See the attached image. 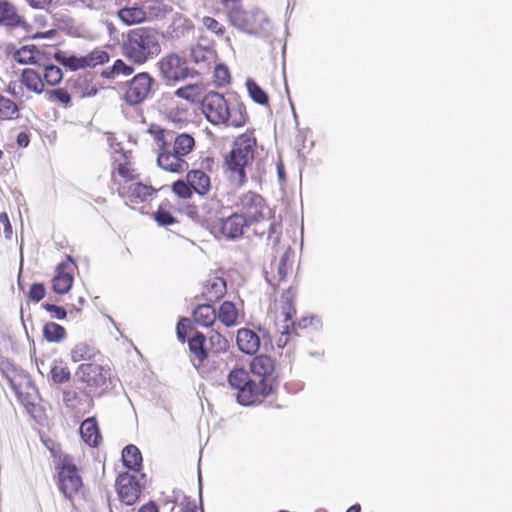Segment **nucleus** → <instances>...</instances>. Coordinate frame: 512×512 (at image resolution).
<instances>
[{
    "instance_id": "nucleus-1",
    "label": "nucleus",
    "mask_w": 512,
    "mask_h": 512,
    "mask_svg": "<svg viewBox=\"0 0 512 512\" xmlns=\"http://www.w3.org/2000/svg\"><path fill=\"white\" fill-rule=\"evenodd\" d=\"M120 49L133 64H145L161 53V34L152 27L130 29L122 35Z\"/></svg>"
},
{
    "instance_id": "nucleus-2",
    "label": "nucleus",
    "mask_w": 512,
    "mask_h": 512,
    "mask_svg": "<svg viewBox=\"0 0 512 512\" xmlns=\"http://www.w3.org/2000/svg\"><path fill=\"white\" fill-rule=\"evenodd\" d=\"M202 111L213 125L242 127L247 119L245 106L242 103L229 105L222 94L214 91L203 98Z\"/></svg>"
},
{
    "instance_id": "nucleus-3",
    "label": "nucleus",
    "mask_w": 512,
    "mask_h": 512,
    "mask_svg": "<svg viewBox=\"0 0 512 512\" xmlns=\"http://www.w3.org/2000/svg\"><path fill=\"white\" fill-rule=\"evenodd\" d=\"M115 6L117 18L127 26L161 18L170 11L162 0H115Z\"/></svg>"
},
{
    "instance_id": "nucleus-4",
    "label": "nucleus",
    "mask_w": 512,
    "mask_h": 512,
    "mask_svg": "<svg viewBox=\"0 0 512 512\" xmlns=\"http://www.w3.org/2000/svg\"><path fill=\"white\" fill-rule=\"evenodd\" d=\"M255 140L244 134L239 136L233 145L232 150L225 157L226 174L229 181L237 187L242 186L246 181L245 167L254 157Z\"/></svg>"
},
{
    "instance_id": "nucleus-5",
    "label": "nucleus",
    "mask_w": 512,
    "mask_h": 512,
    "mask_svg": "<svg viewBox=\"0 0 512 512\" xmlns=\"http://www.w3.org/2000/svg\"><path fill=\"white\" fill-rule=\"evenodd\" d=\"M195 146L194 138L187 133H182L173 138V145L170 151L159 152L157 157L158 166L168 172L183 173L188 170L189 164L184 159Z\"/></svg>"
},
{
    "instance_id": "nucleus-6",
    "label": "nucleus",
    "mask_w": 512,
    "mask_h": 512,
    "mask_svg": "<svg viewBox=\"0 0 512 512\" xmlns=\"http://www.w3.org/2000/svg\"><path fill=\"white\" fill-rule=\"evenodd\" d=\"M57 485L66 499L72 500L83 486L78 468L70 455L59 457L56 463Z\"/></svg>"
},
{
    "instance_id": "nucleus-7",
    "label": "nucleus",
    "mask_w": 512,
    "mask_h": 512,
    "mask_svg": "<svg viewBox=\"0 0 512 512\" xmlns=\"http://www.w3.org/2000/svg\"><path fill=\"white\" fill-rule=\"evenodd\" d=\"M250 369L254 377H257L258 391L262 397L273 394L279 386L278 377L274 374L275 364L267 355H259L253 358Z\"/></svg>"
},
{
    "instance_id": "nucleus-8",
    "label": "nucleus",
    "mask_w": 512,
    "mask_h": 512,
    "mask_svg": "<svg viewBox=\"0 0 512 512\" xmlns=\"http://www.w3.org/2000/svg\"><path fill=\"white\" fill-rule=\"evenodd\" d=\"M229 385L237 390L236 399L243 406H250L263 398L258 391L257 381L251 379L243 368H235L228 375Z\"/></svg>"
},
{
    "instance_id": "nucleus-9",
    "label": "nucleus",
    "mask_w": 512,
    "mask_h": 512,
    "mask_svg": "<svg viewBox=\"0 0 512 512\" xmlns=\"http://www.w3.org/2000/svg\"><path fill=\"white\" fill-rule=\"evenodd\" d=\"M235 206L239 210L238 213L245 216L250 225L272 218V211L266 205L264 198L253 191L241 194Z\"/></svg>"
},
{
    "instance_id": "nucleus-10",
    "label": "nucleus",
    "mask_w": 512,
    "mask_h": 512,
    "mask_svg": "<svg viewBox=\"0 0 512 512\" xmlns=\"http://www.w3.org/2000/svg\"><path fill=\"white\" fill-rule=\"evenodd\" d=\"M250 226L245 216L235 212L226 218H220L211 225V231L215 235H221L227 240L239 239L246 227Z\"/></svg>"
},
{
    "instance_id": "nucleus-11",
    "label": "nucleus",
    "mask_w": 512,
    "mask_h": 512,
    "mask_svg": "<svg viewBox=\"0 0 512 512\" xmlns=\"http://www.w3.org/2000/svg\"><path fill=\"white\" fill-rule=\"evenodd\" d=\"M153 78L147 72L135 75L127 84L124 100L134 106L144 102L151 93Z\"/></svg>"
},
{
    "instance_id": "nucleus-12",
    "label": "nucleus",
    "mask_w": 512,
    "mask_h": 512,
    "mask_svg": "<svg viewBox=\"0 0 512 512\" xmlns=\"http://www.w3.org/2000/svg\"><path fill=\"white\" fill-rule=\"evenodd\" d=\"M162 77L167 82H179L189 75V68L184 58L177 54H169L159 62Z\"/></svg>"
},
{
    "instance_id": "nucleus-13",
    "label": "nucleus",
    "mask_w": 512,
    "mask_h": 512,
    "mask_svg": "<svg viewBox=\"0 0 512 512\" xmlns=\"http://www.w3.org/2000/svg\"><path fill=\"white\" fill-rule=\"evenodd\" d=\"M115 486L120 501L128 506L136 503L140 497L142 484L134 475L127 472L119 474Z\"/></svg>"
},
{
    "instance_id": "nucleus-14",
    "label": "nucleus",
    "mask_w": 512,
    "mask_h": 512,
    "mask_svg": "<svg viewBox=\"0 0 512 512\" xmlns=\"http://www.w3.org/2000/svg\"><path fill=\"white\" fill-rule=\"evenodd\" d=\"M76 375L89 387H102L110 378V369L94 363L81 364Z\"/></svg>"
},
{
    "instance_id": "nucleus-15",
    "label": "nucleus",
    "mask_w": 512,
    "mask_h": 512,
    "mask_svg": "<svg viewBox=\"0 0 512 512\" xmlns=\"http://www.w3.org/2000/svg\"><path fill=\"white\" fill-rule=\"evenodd\" d=\"M112 180L115 185H118V193L120 197L126 199L130 203L138 204L147 201L153 194L154 189L151 186L142 184L140 182L131 183L129 185H122L112 173Z\"/></svg>"
},
{
    "instance_id": "nucleus-16",
    "label": "nucleus",
    "mask_w": 512,
    "mask_h": 512,
    "mask_svg": "<svg viewBox=\"0 0 512 512\" xmlns=\"http://www.w3.org/2000/svg\"><path fill=\"white\" fill-rule=\"evenodd\" d=\"M292 297L293 293L291 289H288L285 293L282 294V300L285 302V306H283V315L285 325L283 326V330L281 332V336L277 340V346L279 348H284L289 340V327L290 324L293 326L292 322L293 315L296 313L295 308L292 305Z\"/></svg>"
},
{
    "instance_id": "nucleus-17",
    "label": "nucleus",
    "mask_w": 512,
    "mask_h": 512,
    "mask_svg": "<svg viewBox=\"0 0 512 512\" xmlns=\"http://www.w3.org/2000/svg\"><path fill=\"white\" fill-rule=\"evenodd\" d=\"M236 341L239 349L248 355L255 354L260 347L259 336L254 331L247 328L238 330Z\"/></svg>"
},
{
    "instance_id": "nucleus-18",
    "label": "nucleus",
    "mask_w": 512,
    "mask_h": 512,
    "mask_svg": "<svg viewBox=\"0 0 512 512\" xmlns=\"http://www.w3.org/2000/svg\"><path fill=\"white\" fill-rule=\"evenodd\" d=\"M190 55L201 70H209L216 61L215 50L208 46L196 45L191 48Z\"/></svg>"
},
{
    "instance_id": "nucleus-19",
    "label": "nucleus",
    "mask_w": 512,
    "mask_h": 512,
    "mask_svg": "<svg viewBox=\"0 0 512 512\" xmlns=\"http://www.w3.org/2000/svg\"><path fill=\"white\" fill-rule=\"evenodd\" d=\"M249 29L250 34H256L260 36H269L272 32V24L268 19L265 12L256 10L249 14Z\"/></svg>"
},
{
    "instance_id": "nucleus-20",
    "label": "nucleus",
    "mask_w": 512,
    "mask_h": 512,
    "mask_svg": "<svg viewBox=\"0 0 512 512\" xmlns=\"http://www.w3.org/2000/svg\"><path fill=\"white\" fill-rule=\"evenodd\" d=\"M21 82L27 90L36 94L44 91L42 73L32 68H26L21 73Z\"/></svg>"
},
{
    "instance_id": "nucleus-21",
    "label": "nucleus",
    "mask_w": 512,
    "mask_h": 512,
    "mask_svg": "<svg viewBox=\"0 0 512 512\" xmlns=\"http://www.w3.org/2000/svg\"><path fill=\"white\" fill-rule=\"evenodd\" d=\"M186 180L192 187V190L199 195H205L210 187V178L202 170H191L186 175Z\"/></svg>"
},
{
    "instance_id": "nucleus-22",
    "label": "nucleus",
    "mask_w": 512,
    "mask_h": 512,
    "mask_svg": "<svg viewBox=\"0 0 512 512\" xmlns=\"http://www.w3.org/2000/svg\"><path fill=\"white\" fill-rule=\"evenodd\" d=\"M68 266L66 263H61L57 266V274L52 280L53 291L57 294L67 293L73 284V277L69 272L65 271Z\"/></svg>"
},
{
    "instance_id": "nucleus-23",
    "label": "nucleus",
    "mask_w": 512,
    "mask_h": 512,
    "mask_svg": "<svg viewBox=\"0 0 512 512\" xmlns=\"http://www.w3.org/2000/svg\"><path fill=\"white\" fill-rule=\"evenodd\" d=\"M80 434L85 443L91 447H96L99 444L101 435L98 429L97 421L95 418H88L84 420L80 426Z\"/></svg>"
},
{
    "instance_id": "nucleus-24",
    "label": "nucleus",
    "mask_w": 512,
    "mask_h": 512,
    "mask_svg": "<svg viewBox=\"0 0 512 512\" xmlns=\"http://www.w3.org/2000/svg\"><path fill=\"white\" fill-rule=\"evenodd\" d=\"M193 318L198 325L209 327L214 324L217 314L212 305L201 304L194 309Z\"/></svg>"
},
{
    "instance_id": "nucleus-25",
    "label": "nucleus",
    "mask_w": 512,
    "mask_h": 512,
    "mask_svg": "<svg viewBox=\"0 0 512 512\" xmlns=\"http://www.w3.org/2000/svg\"><path fill=\"white\" fill-rule=\"evenodd\" d=\"M21 22V17L17 14L15 7L6 0H0V24L17 27Z\"/></svg>"
},
{
    "instance_id": "nucleus-26",
    "label": "nucleus",
    "mask_w": 512,
    "mask_h": 512,
    "mask_svg": "<svg viewBox=\"0 0 512 512\" xmlns=\"http://www.w3.org/2000/svg\"><path fill=\"white\" fill-rule=\"evenodd\" d=\"M122 461L128 469L139 471L142 465L140 450L133 444L127 445L122 451Z\"/></svg>"
},
{
    "instance_id": "nucleus-27",
    "label": "nucleus",
    "mask_w": 512,
    "mask_h": 512,
    "mask_svg": "<svg viewBox=\"0 0 512 512\" xmlns=\"http://www.w3.org/2000/svg\"><path fill=\"white\" fill-rule=\"evenodd\" d=\"M226 292V283L220 277H214L207 281L204 286L203 295L209 300H217Z\"/></svg>"
},
{
    "instance_id": "nucleus-28",
    "label": "nucleus",
    "mask_w": 512,
    "mask_h": 512,
    "mask_svg": "<svg viewBox=\"0 0 512 512\" xmlns=\"http://www.w3.org/2000/svg\"><path fill=\"white\" fill-rule=\"evenodd\" d=\"M134 72L133 66L125 63L121 59H117L112 66L105 68L101 72V76L107 79H116L119 76H129Z\"/></svg>"
},
{
    "instance_id": "nucleus-29",
    "label": "nucleus",
    "mask_w": 512,
    "mask_h": 512,
    "mask_svg": "<svg viewBox=\"0 0 512 512\" xmlns=\"http://www.w3.org/2000/svg\"><path fill=\"white\" fill-rule=\"evenodd\" d=\"M14 59L19 64H39V50L34 45L22 46L14 53Z\"/></svg>"
},
{
    "instance_id": "nucleus-30",
    "label": "nucleus",
    "mask_w": 512,
    "mask_h": 512,
    "mask_svg": "<svg viewBox=\"0 0 512 512\" xmlns=\"http://www.w3.org/2000/svg\"><path fill=\"white\" fill-rule=\"evenodd\" d=\"M217 317L227 327L235 326L238 321V311L234 303L230 301L223 302L219 308Z\"/></svg>"
},
{
    "instance_id": "nucleus-31",
    "label": "nucleus",
    "mask_w": 512,
    "mask_h": 512,
    "mask_svg": "<svg viewBox=\"0 0 512 512\" xmlns=\"http://www.w3.org/2000/svg\"><path fill=\"white\" fill-rule=\"evenodd\" d=\"M205 342L206 337L200 332H196L194 336L188 341L189 349L194 355L195 359L198 360L199 364L208 356L205 349Z\"/></svg>"
},
{
    "instance_id": "nucleus-32",
    "label": "nucleus",
    "mask_w": 512,
    "mask_h": 512,
    "mask_svg": "<svg viewBox=\"0 0 512 512\" xmlns=\"http://www.w3.org/2000/svg\"><path fill=\"white\" fill-rule=\"evenodd\" d=\"M71 360L73 362H80V361H89L92 360L96 355V350L93 346L81 342L76 344L71 349Z\"/></svg>"
},
{
    "instance_id": "nucleus-33",
    "label": "nucleus",
    "mask_w": 512,
    "mask_h": 512,
    "mask_svg": "<svg viewBox=\"0 0 512 512\" xmlns=\"http://www.w3.org/2000/svg\"><path fill=\"white\" fill-rule=\"evenodd\" d=\"M43 337L48 342L59 343L66 337V330L55 322H48L43 326Z\"/></svg>"
},
{
    "instance_id": "nucleus-34",
    "label": "nucleus",
    "mask_w": 512,
    "mask_h": 512,
    "mask_svg": "<svg viewBox=\"0 0 512 512\" xmlns=\"http://www.w3.org/2000/svg\"><path fill=\"white\" fill-rule=\"evenodd\" d=\"M50 376L55 384H63L70 380L71 373L62 361L54 360L50 367Z\"/></svg>"
},
{
    "instance_id": "nucleus-35",
    "label": "nucleus",
    "mask_w": 512,
    "mask_h": 512,
    "mask_svg": "<svg viewBox=\"0 0 512 512\" xmlns=\"http://www.w3.org/2000/svg\"><path fill=\"white\" fill-rule=\"evenodd\" d=\"M41 73L44 85L56 86L63 78L61 68L53 64H43Z\"/></svg>"
},
{
    "instance_id": "nucleus-36",
    "label": "nucleus",
    "mask_w": 512,
    "mask_h": 512,
    "mask_svg": "<svg viewBox=\"0 0 512 512\" xmlns=\"http://www.w3.org/2000/svg\"><path fill=\"white\" fill-rule=\"evenodd\" d=\"M53 57L59 64L69 68L71 71L83 69L82 57L68 55L66 52L61 50L56 51Z\"/></svg>"
},
{
    "instance_id": "nucleus-37",
    "label": "nucleus",
    "mask_w": 512,
    "mask_h": 512,
    "mask_svg": "<svg viewBox=\"0 0 512 512\" xmlns=\"http://www.w3.org/2000/svg\"><path fill=\"white\" fill-rule=\"evenodd\" d=\"M109 60V55L104 50L95 49L88 55L82 56V67L83 69L88 67H95L99 64H103Z\"/></svg>"
},
{
    "instance_id": "nucleus-38",
    "label": "nucleus",
    "mask_w": 512,
    "mask_h": 512,
    "mask_svg": "<svg viewBox=\"0 0 512 512\" xmlns=\"http://www.w3.org/2000/svg\"><path fill=\"white\" fill-rule=\"evenodd\" d=\"M246 87L251 99L259 105H267L269 98L267 93L252 79L246 81Z\"/></svg>"
},
{
    "instance_id": "nucleus-39",
    "label": "nucleus",
    "mask_w": 512,
    "mask_h": 512,
    "mask_svg": "<svg viewBox=\"0 0 512 512\" xmlns=\"http://www.w3.org/2000/svg\"><path fill=\"white\" fill-rule=\"evenodd\" d=\"M249 14L242 10L235 9L232 10L229 14V18L233 26L237 27L238 29L249 33V29H252L249 26Z\"/></svg>"
},
{
    "instance_id": "nucleus-40",
    "label": "nucleus",
    "mask_w": 512,
    "mask_h": 512,
    "mask_svg": "<svg viewBox=\"0 0 512 512\" xmlns=\"http://www.w3.org/2000/svg\"><path fill=\"white\" fill-rule=\"evenodd\" d=\"M291 257V249L287 248L281 255L279 262L277 263V275L280 281L286 279L288 273L291 270L292 264L289 262Z\"/></svg>"
},
{
    "instance_id": "nucleus-41",
    "label": "nucleus",
    "mask_w": 512,
    "mask_h": 512,
    "mask_svg": "<svg viewBox=\"0 0 512 512\" xmlns=\"http://www.w3.org/2000/svg\"><path fill=\"white\" fill-rule=\"evenodd\" d=\"M17 112L16 104L12 100L0 95V119H12Z\"/></svg>"
},
{
    "instance_id": "nucleus-42",
    "label": "nucleus",
    "mask_w": 512,
    "mask_h": 512,
    "mask_svg": "<svg viewBox=\"0 0 512 512\" xmlns=\"http://www.w3.org/2000/svg\"><path fill=\"white\" fill-rule=\"evenodd\" d=\"M46 95L51 101H56L64 106H68L71 103V96L66 89L56 88L47 91Z\"/></svg>"
},
{
    "instance_id": "nucleus-43",
    "label": "nucleus",
    "mask_w": 512,
    "mask_h": 512,
    "mask_svg": "<svg viewBox=\"0 0 512 512\" xmlns=\"http://www.w3.org/2000/svg\"><path fill=\"white\" fill-rule=\"evenodd\" d=\"M10 385L12 389L15 391L18 399L22 402L26 407L34 406V397L30 392L22 391V384H17L13 379H10Z\"/></svg>"
},
{
    "instance_id": "nucleus-44",
    "label": "nucleus",
    "mask_w": 512,
    "mask_h": 512,
    "mask_svg": "<svg viewBox=\"0 0 512 512\" xmlns=\"http://www.w3.org/2000/svg\"><path fill=\"white\" fill-rule=\"evenodd\" d=\"M173 192L183 199H188L192 196V187L190 184L183 180H177L172 185Z\"/></svg>"
},
{
    "instance_id": "nucleus-45",
    "label": "nucleus",
    "mask_w": 512,
    "mask_h": 512,
    "mask_svg": "<svg viewBox=\"0 0 512 512\" xmlns=\"http://www.w3.org/2000/svg\"><path fill=\"white\" fill-rule=\"evenodd\" d=\"M175 95L179 98L194 102L198 97V87L187 85L176 90Z\"/></svg>"
},
{
    "instance_id": "nucleus-46",
    "label": "nucleus",
    "mask_w": 512,
    "mask_h": 512,
    "mask_svg": "<svg viewBox=\"0 0 512 512\" xmlns=\"http://www.w3.org/2000/svg\"><path fill=\"white\" fill-rule=\"evenodd\" d=\"M154 219L159 226L164 227L172 225L176 222V219L172 216V214L161 207L154 213Z\"/></svg>"
},
{
    "instance_id": "nucleus-47",
    "label": "nucleus",
    "mask_w": 512,
    "mask_h": 512,
    "mask_svg": "<svg viewBox=\"0 0 512 512\" xmlns=\"http://www.w3.org/2000/svg\"><path fill=\"white\" fill-rule=\"evenodd\" d=\"M214 77L219 85L228 84L230 81V73L227 66L218 64L214 68Z\"/></svg>"
},
{
    "instance_id": "nucleus-48",
    "label": "nucleus",
    "mask_w": 512,
    "mask_h": 512,
    "mask_svg": "<svg viewBox=\"0 0 512 512\" xmlns=\"http://www.w3.org/2000/svg\"><path fill=\"white\" fill-rule=\"evenodd\" d=\"M45 287L42 283H33L29 290V298L34 302H39L45 297Z\"/></svg>"
},
{
    "instance_id": "nucleus-49",
    "label": "nucleus",
    "mask_w": 512,
    "mask_h": 512,
    "mask_svg": "<svg viewBox=\"0 0 512 512\" xmlns=\"http://www.w3.org/2000/svg\"><path fill=\"white\" fill-rule=\"evenodd\" d=\"M203 25L210 30L211 32L217 34V35H223L224 33V26L219 23L217 20H215L212 17H204L202 19Z\"/></svg>"
},
{
    "instance_id": "nucleus-50",
    "label": "nucleus",
    "mask_w": 512,
    "mask_h": 512,
    "mask_svg": "<svg viewBox=\"0 0 512 512\" xmlns=\"http://www.w3.org/2000/svg\"><path fill=\"white\" fill-rule=\"evenodd\" d=\"M42 307L50 313L52 318L63 320L67 312L63 307L57 306L55 304L45 303L42 305Z\"/></svg>"
},
{
    "instance_id": "nucleus-51",
    "label": "nucleus",
    "mask_w": 512,
    "mask_h": 512,
    "mask_svg": "<svg viewBox=\"0 0 512 512\" xmlns=\"http://www.w3.org/2000/svg\"><path fill=\"white\" fill-rule=\"evenodd\" d=\"M221 208V202L218 199H209L202 205V210L209 216L212 217L218 213Z\"/></svg>"
},
{
    "instance_id": "nucleus-52",
    "label": "nucleus",
    "mask_w": 512,
    "mask_h": 512,
    "mask_svg": "<svg viewBox=\"0 0 512 512\" xmlns=\"http://www.w3.org/2000/svg\"><path fill=\"white\" fill-rule=\"evenodd\" d=\"M174 134L171 131H166L164 137H161L156 141V145L159 149V152H165L166 150L170 151L171 142L173 141Z\"/></svg>"
},
{
    "instance_id": "nucleus-53",
    "label": "nucleus",
    "mask_w": 512,
    "mask_h": 512,
    "mask_svg": "<svg viewBox=\"0 0 512 512\" xmlns=\"http://www.w3.org/2000/svg\"><path fill=\"white\" fill-rule=\"evenodd\" d=\"M63 402L66 407L74 409L78 403V394L72 389L63 391Z\"/></svg>"
},
{
    "instance_id": "nucleus-54",
    "label": "nucleus",
    "mask_w": 512,
    "mask_h": 512,
    "mask_svg": "<svg viewBox=\"0 0 512 512\" xmlns=\"http://www.w3.org/2000/svg\"><path fill=\"white\" fill-rule=\"evenodd\" d=\"M189 329V320L187 318H181L176 327L177 338L181 342L186 341V335Z\"/></svg>"
},
{
    "instance_id": "nucleus-55",
    "label": "nucleus",
    "mask_w": 512,
    "mask_h": 512,
    "mask_svg": "<svg viewBox=\"0 0 512 512\" xmlns=\"http://www.w3.org/2000/svg\"><path fill=\"white\" fill-rule=\"evenodd\" d=\"M114 171H116L118 175L124 179L125 182L131 181L133 179L132 171L127 162L118 163L114 168Z\"/></svg>"
},
{
    "instance_id": "nucleus-56",
    "label": "nucleus",
    "mask_w": 512,
    "mask_h": 512,
    "mask_svg": "<svg viewBox=\"0 0 512 512\" xmlns=\"http://www.w3.org/2000/svg\"><path fill=\"white\" fill-rule=\"evenodd\" d=\"M24 85L22 82L11 81L8 85V92L15 98L22 97L24 95Z\"/></svg>"
},
{
    "instance_id": "nucleus-57",
    "label": "nucleus",
    "mask_w": 512,
    "mask_h": 512,
    "mask_svg": "<svg viewBox=\"0 0 512 512\" xmlns=\"http://www.w3.org/2000/svg\"><path fill=\"white\" fill-rule=\"evenodd\" d=\"M181 512H197V504L194 501H190L185 498L183 502L180 504Z\"/></svg>"
},
{
    "instance_id": "nucleus-58",
    "label": "nucleus",
    "mask_w": 512,
    "mask_h": 512,
    "mask_svg": "<svg viewBox=\"0 0 512 512\" xmlns=\"http://www.w3.org/2000/svg\"><path fill=\"white\" fill-rule=\"evenodd\" d=\"M166 131L167 130L156 125L151 126L148 130V132L153 136L155 142L161 137H164Z\"/></svg>"
},
{
    "instance_id": "nucleus-59",
    "label": "nucleus",
    "mask_w": 512,
    "mask_h": 512,
    "mask_svg": "<svg viewBox=\"0 0 512 512\" xmlns=\"http://www.w3.org/2000/svg\"><path fill=\"white\" fill-rule=\"evenodd\" d=\"M166 131L167 130L156 125L151 126L148 130V132L153 136L155 142L161 137H164Z\"/></svg>"
},
{
    "instance_id": "nucleus-60",
    "label": "nucleus",
    "mask_w": 512,
    "mask_h": 512,
    "mask_svg": "<svg viewBox=\"0 0 512 512\" xmlns=\"http://www.w3.org/2000/svg\"><path fill=\"white\" fill-rule=\"evenodd\" d=\"M0 223L3 224L4 232H5L6 236L9 237L10 234L12 233V227H11L8 215L6 213L0 214Z\"/></svg>"
},
{
    "instance_id": "nucleus-61",
    "label": "nucleus",
    "mask_w": 512,
    "mask_h": 512,
    "mask_svg": "<svg viewBox=\"0 0 512 512\" xmlns=\"http://www.w3.org/2000/svg\"><path fill=\"white\" fill-rule=\"evenodd\" d=\"M29 136L25 132H20L17 136V144L20 147H27L29 145Z\"/></svg>"
},
{
    "instance_id": "nucleus-62",
    "label": "nucleus",
    "mask_w": 512,
    "mask_h": 512,
    "mask_svg": "<svg viewBox=\"0 0 512 512\" xmlns=\"http://www.w3.org/2000/svg\"><path fill=\"white\" fill-rule=\"evenodd\" d=\"M51 1L52 0H27L31 7L39 9H43L45 6L51 3Z\"/></svg>"
},
{
    "instance_id": "nucleus-63",
    "label": "nucleus",
    "mask_w": 512,
    "mask_h": 512,
    "mask_svg": "<svg viewBox=\"0 0 512 512\" xmlns=\"http://www.w3.org/2000/svg\"><path fill=\"white\" fill-rule=\"evenodd\" d=\"M138 512H158V507L153 503L149 502L143 505Z\"/></svg>"
},
{
    "instance_id": "nucleus-64",
    "label": "nucleus",
    "mask_w": 512,
    "mask_h": 512,
    "mask_svg": "<svg viewBox=\"0 0 512 512\" xmlns=\"http://www.w3.org/2000/svg\"><path fill=\"white\" fill-rule=\"evenodd\" d=\"M278 226L279 225L274 220L270 221L267 231L269 239L272 238L273 235L277 233Z\"/></svg>"
}]
</instances>
